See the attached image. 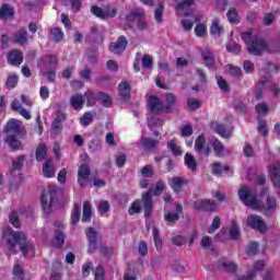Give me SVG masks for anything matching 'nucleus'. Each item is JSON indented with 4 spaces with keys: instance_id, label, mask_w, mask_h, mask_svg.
<instances>
[{
    "instance_id": "a19ab883",
    "label": "nucleus",
    "mask_w": 280,
    "mask_h": 280,
    "mask_svg": "<svg viewBox=\"0 0 280 280\" xmlns=\"http://www.w3.org/2000/svg\"><path fill=\"white\" fill-rule=\"evenodd\" d=\"M98 102L105 108H110L113 106V97L106 92H98Z\"/></svg>"
},
{
    "instance_id": "864d4df0",
    "label": "nucleus",
    "mask_w": 280,
    "mask_h": 280,
    "mask_svg": "<svg viewBox=\"0 0 280 280\" xmlns=\"http://www.w3.org/2000/svg\"><path fill=\"white\" fill-rule=\"evenodd\" d=\"M100 253L103 257H105V259H110V257H113V255H115V248L101 245Z\"/></svg>"
},
{
    "instance_id": "0e129e2a",
    "label": "nucleus",
    "mask_w": 280,
    "mask_h": 280,
    "mask_svg": "<svg viewBox=\"0 0 280 280\" xmlns=\"http://www.w3.org/2000/svg\"><path fill=\"white\" fill-rule=\"evenodd\" d=\"M228 69V73L234 78H240V75H242V68L237 66L229 65Z\"/></svg>"
},
{
    "instance_id": "bf43d9fd",
    "label": "nucleus",
    "mask_w": 280,
    "mask_h": 280,
    "mask_svg": "<svg viewBox=\"0 0 280 280\" xmlns=\"http://www.w3.org/2000/svg\"><path fill=\"white\" fill-rule=\"evenodd\" d=\"M81 126H91L93 124V114L91 112H85L80 119Z\"/></svg>"
},
{
    "instance_id": "79ce46f5",
    "label": "nucleus",
    "mask_w": 280,
    "mask_h": 280,
    "mask_svg": "<svg viewBox=\"0 0 280 280\" xmlns=\"http://www.w3.org/2000/svg\"><path fill=\"white\" fill-rule=\"evenodd\" d=\"M93 217V210L91 207L90 201L83 202V214H82V222H91V218Z\"/></svg>"
},
{
    "instance_id": "cd10ccee",
    "label": "nucleus",
    "mask_w": 280,
    "mask_h": 280,
    "mask_svg": "<svg viewBox=\"0 0 280 280\" xmlns=\"http://www.w3.org/2000/svg\"><path fill=\"white\" fill-rule=\"evenodd\" d=\"M1 21H8V19H14V9L10 4L4 3L0 8Z\"/></svg>"
},
{
    "instance_id": "e2e57ef3",
    "label": "nucleus",
    "mask_w": 280,
    "mask_h": 280,
    "mask_svg": "<svg viewBox=\"0 0 280 280\" xmlns=\"http://www.w3.org/2000/svg\"><path fill=\"white\" fill-rule=\"evenodd\" d=\"M167 148H168V150H171V152L174 156H180V154H183V152L180 151V148H178V145H176L174 140H171L167 142Z\"/></svg>"
},
{
    "instance_id": "412c9836",
    "label": "nucleus",
    "mask_w": 280,
    "mask_h": 280,
    "mask_svg": "<svg viewBox=\"0 0 280 280\" xmlns=\"http://www.w3.org/2000/svg\"><path fill=\"white\" fill-rule=\"evenodd\" d=\"M130 91H131L130 82L121 81L118 84V93L122 102H128V100H130Z\"/></svg>"
},
{
    "instance_id": "2eb2a0df",
    "label": "nucleus",
    "mask_w": 280,
    "mask_h": 280,
    "mask_svg": "<svg viewBox=\"0 0 280 280\" xmlns=\"http://www.w3.org/2000/svg\"><path fill=\"white\" fill-rule=\"evenodd\" d=\"M65 121H67V114L59 112L51 122L52 135H62V124H65Z\"/></svg>"
},
{
    "instance_id": "58836bf2",
    "label": "nucleus",
    "mask_w": 280,
    "mask_h": 280,
    "mask_svg": "<svg viewBox=\"0 0 280 280\" xmlns=\"http://www.w3.org/2000/svg\"><path fill=\"white\" fill-rule=\"evenodd\" d=\"M229 233H230L231 240L235 242L240 240V235H242V230H240V224L237 223V221L234 220L231 222Z\"/></svg>"
},
{
    "instance_id": "c03bdc74",
    "label": "nucleus",
    "mask_w": 280,
    "mask_h": 280,
    "mask_svg": "<svg viewBox=\"0 0 280 280\" xmlns=\"http://www.w3.org/2000/svg\"><path fill=\"white\" fill-rule=\"evenodd\" d=\"M36 161H45L47 156V144L39 143L35 152Z\"/></svg>"
},
{
    "instance_id": "20e7f679",
    "label": "nucleus",
    "mask_w": 280,
    "mask_h": 280,
    "mask_svg": "<svg viewBox=\"0 0 280 280\" xmlns=\"http://www.w3.org/2000/svg\"><path fill=\"white\" fill-rule=\"evenodd\" d=\"M238 198L241 202L248 207L249 209H261V201L258 199L257 191L253 190L250 187L246 185H242L238 189Z\"/></svg>"
},
{
    "instance_id": "9b49d317",
    "label": "nucleus",
    "mask_w": 280,
    "mask_h": 280,
    "mask_svg": "<svg viewBox=\"0 0 280 280\" xmlns=\"http://www.w3.org/2000/svg\"><path fill=\"white\" fill-rule=\"evenodd\" d=\"M148 109L152 115H161V113H165L163 101H161V98L156 95H151L148 98Z\"/></svg>"
},
{
    "instance_id": "3c124183",
    "label": "nucleus",
    "mask_w": 280,
    "mask_h": 280,
    "mask_svg": "<svg viewBox=\"0 0 280 280\" xmlns=\"http://www.w3.org/2000/svg\"><path fill=\"white\" fill-rule=\"evenodd\" d=\"M165 12V7L163 4H159L154 11V19L159 25L163 23V13Z\"/></svg>"
},
{
    "instance_id": "c756f323",
    "label": "nucleus",
    "mask_w": 280,
    "mask_h": 280,
    "mask_svg": "<svg viewBox=\"0 0 280 280\" xmlns=\"http://www.w3.org/2000/svg\"><path fill=\"white\" fill-rule=\"evenodd\" d=\"M211 148H212V150L214 152V155L218 159H222V156H224V144L218 138H214L211 141Z\"/></svg>"
},
{
    "instance_id": "f3484780",
    "label": "nucleus",
    "mask_w": 280,
    "mask_h": 280,
    "mask_svg": "<svg viewBox=\"0 0 280 280\" xmlns=\"http://www.w3.org/2000/svg\"><path fill=\"white\" fill-rule=\"evenodd\" d=\"M144 16H145V11H143V9L135 8L131 12H129L126 15L127 26H129V28H132V23H135V21L137 22L143 21Z\"/></svg>"
},
{
    "instance_id": "4c0bfd02",
    "label": "nucleus",
    "mask_w": 280,
    "mask_h": 280,
    "mask_svg": "<svg viewBox=\"0 0 280 280\" xmlns=\"http://www.w3.org/2000/svg\"><path fill=\"white\" fill-rule=\"evenodd\" d=\"M226 172H231V166H222V163L220 162H214L212 164V174H214V176H222V174H226Z\"/></svg>"
},
{
    "instance_id": "49530a36",
    "label": "nucleus",
    "mask_w": 280,
    "mask_h": 280,
    "mask_svg": "<svg viewBox=\"0 0 280 280\" xmlns=\"http://www.w3.org/2000/svg\"><path fill=\"white\" fill-rule=\"evenodd\" d=\"M141 211H143V203L141 207V200L139 199H136L128 209L129 215H136V213H141Z\"/></svg>"
},
{
    "instance_id": "8fccbe9b",
    "label": "nucleus",
    "mask_w": 280,
    "mask_h": 280,
    "mask_svg": "<svg viewBox=\"0 0 280 280\" xmlns=\"http://www.w3.org/2000/svg\"><path fill=\"white\" fill-rule=\"evenodd\" d=\"M217 84L220 91H222L223 93H228V91H231L229 82L222 75L217 77Z\"/></svg>"
},
{
    "instance_id": "de8ad7c7",
    "label": "nucleus",
    "mask_w": 280,
    "mask_h": 280,
    "mask_svg": "<svg viewBox=\"0 0 280 280\" xmlns=\"http://www.w3.org/2000/svg\"><path fill=\"white\" fill-rule=\"evenodd\" d=\"M228 21L234 25H237L240 23V13H237V10L235 8L229 9L226 12Z\"/></svg>"
},
{
    "instance_id": "7ed1b4c3",
    "label": "nucleus",
    "mask_w": 280,
    "mask_h": 280,
    "mask_svg": "<svg viewBox=\"0 0 280 280\" xmlns=\"http://www.w3.org/2000/svg\"><path fill=\"white\" fill-rule=\"evenodd\" d=\"M248 54L252 56H264L265 51L270 54H279L280 44L268 45V42L261 37H253L250 45L247 46Z\"/></svg>"
},
{
    "instance_id": "1a4fd4ad",
    "label": "nucleus",
    "mask_w": 280,
    "mask_h": 280,
    "mask_svg": "<svg viewBox=\"0 0 280 280\" xmlns=\"http://www.w3.org/2000/svg\"><path fill=\"white\" fill-rule=\"evenodd\" d=\"M126 49H128V37L124 35L118 36L116 42H112L108 46V50L115 56H121Z\"/></svg>"
},
{
    "instance_id": "0eeeda50",
    "label": "nucleus",
    "mask_w": 280,
    "mask_h": 280,
    "mask_svg": "<svg viewBox=\"0 0 280 280\" xmlns=\"http://www.w3.org/2000/svg\"><path fill=\"white\" fill-rule=\"evenodd\" d=\"M192 209L198 213L202 211L206 213H213L215 212V209H218V206L215 205V201L211 199H198L194 201Z\"/></svg>"
},
{
    "instance_id": "4be33fe9",
    "label": "nucleus",
    "mask_w": 280,
    "mask_h": 280,
    "mask_svg": "<svg viewBox=\"0 0 280 280\" xmlns=\"http://www.w3.org/2000/svg\"><path fill=\"white\" fill-rule=\"evenodd\" d=\"M159 140H154L152 138L142 137L139 140V145L142 147L143 150L149 152L150 150H154L155 148H159Z\"/></svg>"
},
{
    "instance_id": "ea45409f",
    "label": "nucleus",
    "mask_w": 280,
    "mask_h": 280,
    "mask_svg": "<svg viewBox=\"0 0 280 280\" xmlns=\"http://www.w3.org/2000/svg\"><path fill=\"white\" fill-rule=\"evenodd\" d=\"M153 242L156 250H161L163 248V240L161 238V231L159 228H152Z\"/></svg>"
},
{
    "instance_id": "338daca9",
    "label": "nucleus",
    "mask_w": 280,
    "mask_h": 280,
    "mask_svg": "<svg viewBox=\"0 0 280 280\" xmlns=\"http://www.w3.org/2000/svg\"><path fill=\"white\" fill-rule=\"evenodd\" d=\"M187 106H188L189 110H198V108H200L201 104H200V101H198L196 98H189L187 101Z\"/></svg>"
},
{
    "instance_id": "a18cd8bd",
    "label": "nucleus",
    "mask_w": 280,
    "mask_h": 280,
    "mask_svg": "<svg viewBox=\"0 0 280 280\" xmlns=\"http://www.w3.org/2000/svg\"><path fill=\"white\" fill-rule=\"evenodd\" d=\"M81 217H82V210L80 208V205L74 203L73 210L71 212V224H78V222H80Z\"/></svg>"
},
{
    "instance_id": "5fc2aeb1",
    "label": "nucleus",
    "mask_w": 280,
    "mask_h": 280,
    "mask_svg": "<svg viewBox=\"0 0 280 280\" xmlns=\"http://www.w3.org/2000/svg\"><path fill=\"white\" fill-rule=\"evenodd\" d=\"M140 174L144 176V178H152V176H154V166H152V164L144 165Z\"/></svg>"
},
{
    "instance_id": "09e8293b",
    "label": "nucleus",
    "mask_w": 280,
    "mask_h": 280,
    "mask_svg": "<svg viewBox=\"0 0 280 280\" xmlns=\"http://www.w3.org/2000/svg\"><path fill=\"white\" fill-rule=\"evenodd\" d=\"M226 50L229 54H234V56H240V52L242 51V46L235 42H230L226 44Z\"/></svg>"
},
{
    "instance_id": "774afa93",
    "label": "nucleus",
    "mask_w": 280,
    "mask_h": 280,
    "mask_svg": "<svg viewBox=\"0 0 280 280\" xmlns=\"http://www.w3.org/2000/svg\"><path fill=\"white\" fill-rule=\"evenodd\" d=\"M97 209L100 213H108V211H110V203L107 200L101 201Z\"/></svg>"
},
{
    "instance_id": "9d476101",
    "label": "nucleus",
    "mask_w": 280,
    "mask_h": 280,
    "mask_svg": "<svg viewBox=\"0 0 280 280\" xmlns=\"http://www.w3.org/2000/svg\"><path fill=\"white\" fill-rule=\"evenodd\" d=\"M5 132L12 135L13 137H24L25 127L18 119H11L5 126Z\"/></svg>"
},
{
    "instance_id": "6e6552de",
    "label": "nucleus",
    "mask_w": 280,
    "mask_h": 280,
    "mask_svg": "<svg viewBox=\"0 0 280 280\" xmlns=\"http://www.w3.org/2000/svg\"><path fill=\"white\" fill-rule=\"evenodd\" d=\"M247 226L249 229H253L254 231H259V233H267L268 232V225L266 224V221L260 215L257 214H250L247 217L246 220Z\"/></svg>"
},
{
    "instance_id": "4468645a",
    "label": "nucleus",
    "mask_w": 280,
    "mask_h": 280,
    "mask_svg": "<svg viewBox=\"0 0 280 280\" xmlns=\"http://www.w3.org/2000/svg\"><path fill=\"white\" fill-rule=\"evenodd\" d=\"M89 176H91V166L88 163L81 164L78 171L79 187H86L89 185Z\"/></svg>"
},
{
    "instance_id": "72a5a7b5",
    "label": "nucleus",
    "mask_w": 280,
    "mask_h": 280,
    "mask_svg": "<svg viewBox=\"0 0 280 280\" xmlns=\"http://www.w3.org/2000/svg\"><path fill=\"white\" fill-rule=\"evenodd\" d=\"M217 135L221 136L222 139H231L233 136V130L229 129L224 124H217L215 126Z\"/></svg>"
},
{
    "instance_id": "a878e982",
    "label": "nucleus",
    "mask_w": 280,
    "mask_h": 280,
    "mask_svg": "<svg viewBox=\"0 0 280 280\" xmlns=\"http://www.w3.org/2000/svg\"><path fill=\"white\" fill-rule=\"evenodd\" d=\"M43 174L45 178H54L56 176V166L51 160H46L44 163Z\"/></svg>"
},
{
    "instance_id": "473e14b6",
    "label": "nucleus",
    "mask_w": 280,
    "mask_h": 280,
    "mask_svg": "<svg viewBox=\"0 0 280 280\" xmlns=\"http://www.w3.org/2000/svg\"><path fill=\"white\" fill-rule=\"evenodd\" d=\"M86 101V106H95L100 100V92L86 91L83 95Z\"/></svg>"
},
{
    "instance_id": "393cba45",
    "label": "nucleus",
    "mask_w": 280,
    "mask_h": 280,
    "mask_svg": "<svg viewBox=\"0 0 280 280\" xmlns=\"http://www.w3.org/2000/svg\"><path fill=\"white\" fill-rule=\"evenodd\" d=\"M164 113H173L174 106H176V95L174 93H167L165 95V102L163 103Z\"/></svg>"
},
{
    "instance_id": "f257e3e1",
    "label": "nucleus",
    "mask_w": 280,
    "mask_h": 280,
    "mask_svg": "<svg viewBox=\"0 0 280 280\" xmlns=\"http://www.w3.org/2000/svg\"><path fill=\"white\" fill-rule=\"evenodd\" d=\"M9 237L7 241L8 250L11 255H16V244L20 245V250L23 255V257H27V255H34V244L31 242H27V236L25 233L21 231H15L12 229H9Z\"/></svg>"
},
{
    "instance_id": "f704fd0d",
    "label": "nucleus",
    "mask_w": 280,
    "mask_h": 280,
    "mask_svg": "<svg viewBox=\"0 0 280 280\" xmlns=\"http://www.w3.org/2000/svg\"><path fill=\"white\" fill-rule=\"evenodd\" d=\"M224 30L223 25H220V20L214 19L212 21V24L210 26V34L211 36H215L217 38H220L222 36V31Z\"/></svg>"
},
{
    "instance_id": "5701e85b",
    "label": "nucleus",
    "mask_w": 280,
    "mask_h": 280,
    "mask_svg": "<svg viewBox=\"0 0 280 280\" xmlns=\"http://www.w3.org/2000/svg\"><path fill=\"white\" fill-rule=\"evenodd\" d=\"M30 38V35L27 34V30L20 28L18 33H15L12 37V43L15 45H25Z\"/></svg>"
},
{
    "instance_id": "bb28decb",
    "label": "nucleus",
    "mask_w": 280,
    "mask_h": 280,
    "mask_svg": "<svg viewBox=\"0 0 280 280\" xmlns=\"http://www.w3.org/2000/svg\"><path fill=\"white\" fill-rule=\"evenodd\" d=\"M86 100L82 94L72 95L70 98V105L74 110H82Z\"/></svg>"
},
{
    "instance_id": "39448f33",
    "label": "nucleus",
    "mask_w": 280,
    "mask_h": 280,
    "mask_svg": "<svg viewBox=\"0 0 280 280\" xmlns=\"http://www.w3.org/2000/svg\"><path fill=\"white\" fill-rule=\"evenodd\" d=\"M56 191H58V188L55 185H49L47 190H44L42 194V208L47 215L51 213V206L54 200H56Z\"/></svg>"
},
{
    "instance_id": "603ef678",
    "label": "nucleus",
    "mask_w": 280,
    "mask_h": 280,
    "mask_svg": "<svg viewBox=\"0 0 280 280\" xmlns=\"http://www.w3.org/2000/svg\"><path fill=\"white\" fill-rule=\"evenodd\" d=\"M258 250H259V244H257V242H250L245 248L246 255H249V256L257 255Z\"/></svg>"
},
{
    "instance_id": "dca6fc26",
    "label": "nucleus",
    "mask_w": 280,
    "mask_h": 280,
    "mask_svg": "<svg viewBox=\"0 0 280 280\" xmlns=\"http://www.w3.org/2000/svg\"><path fill=\"white\" fill-rule=\"evenodd\" d=\"M259 211H264L266 215H273L275 211H277V198L268 195L265 205L260 203Z\"/></svg>"
},
{
    "instance_id": "e433bc0d",
    "label": "nucleus",
    "mask_w": 280,
    "mask_h": 280,
    "mask_svg": "<svg viewBox=\"0 0 280 280\" xmlns=\"http://www.w3.org/2000/svg\"><path fill=\"white\" fill-rule=\"evenodd\" d=\"M48 38L52 39L54 43H61V40L65 38V33L62 32V28L54 27L50 30Z\"/></svg>"
},
{
    "instance_id": "c9c22d12",
    "label": "nucleus",
    "mask_w": 280,
    "mask_h": 280,
    "mask_svg": "<svg viewBox=\"0 0 280 280\" xmlns=\"http://www.w3.org/2000/svg\"><path fill=\"white\" fill-rule=\"evenodd\" d=\"M85 235L88 237L89 248L91 250V248L97 244V232L93 228H86Z\"/></svg>"
},
{
    "instance_id": "c85d7f7f",
    "label": "nucleus",
    "mask_w": 280,
    "mask_h": 280,
    "mask_svg": "<svg viewBox=\"0 0 280 280\" xmlns=\"http://www.w3.org/2000/svg\"><path fill=\"white\" fill-rule=\"evenodd\" d=\"M201 56L203 59V62H206V67L211 68L213 65H215V57L213 56V52L209 48H203L201 50Z\"/></svg>"
},
{
    "instance_id": "423d86ee",
    "label": "nucleus",
    "mask_w": 280,
    "mask_h": 280,
    "mask_svg": "<svg viewBox=\"0 0 280 280\" xmlns=\"http://www.w3.org/2000/svg\"><path fill=\"white\" fill-rule=\"evenodd\" d=\"M91 13L96 16L97 19H102V21H106V19H115L117 16V9L105 7L104 9L92 5Z\"/></svg>"
},
{
    "instance_id": "4d7b16f0",
    "label": "nucleus",
    "mask_w": 280,
    "mask_h": 280,
    "mask_svg": "<svg viewBox=\"0 0 280 280\" xmlns=\"http://www.w3.org/2000/svg\"><path fill=\"white\" fill-rule=\"evenodd\" d=\"M257 130H258L259 133H261L262 137H268L270 131L268 130L266 119H259L258 120Z\"/></svg>"
},
{
    "instance_id": "6ab92c4d",
    "label": "nucleus",
    "mask_w": 280,
    "mask_h": 280,
    "mask_svg": "<svg viewBox=\"0 0 280 280\" xmlns=\"http://www.w3.org/2000/svg\"><path fill=\"white\" fill-rule=\"evenodd\" d=\"M7 60L12 67H20V65H23V52L18 49H12L9 51Z\"/></svg>"
},
{
    "instance_id": "b1692460",
    "label": "nucleus",
    "mask_w": 280,
    "mask_h": 280,
    "mask_svg": "<svg viewBox=\"0 0 280 280\" xmlns=\"http://www.w3.org/2000/svg\"><path fill=\"white\" fill-rule=\"evenodd\" d=\"M194 3L195 0H184L178 3L177 10H182V12H184V16H194V9H191Z\"/></svg>"
},
{
    "instance_id": "13d9d810",
    "label": "nucleus",
    "mask_w": 280,
    "mask_h": 280,
    "mask_svg": "<svg viewBox=\"0 0 280 280\" xmlns=\"http://www.w3.org/2000/svg\"><path fill=\"white\" fill-rule=\"evenodd\" d=\"M25 165V155H19L15 161L12 163V167L15 171L23 170V166Z\"/></svg>"
},
{
    "instance_id": "aec40b11",
    "label": "nucleus",
    "mask_w": 280,
    "mask_h": 280,
    "mask_svg": "<svg viewBox=\"0 0 280 280\" xmlns=\"http://www.w3.org/2000/svg\"><path fill=\"white\" fill-rule=\"evenodd\" d=\"M217 267L220 270H223L224 272H230L232 275H235L237 272V264L231 260H226L225 258H221L217 262Z\"/></svg>"
},
{
    "instance_id": "69168bd1",
    "label": "nucleus",
    "mask_w": 280,
    "mask_h": 280,
    "mask_svg": "<svg viewBox=\"0 0 280 280\" xmlns=\"http://www.w3.org/2000/svg\"><path fill=\"white\" fill-rule=\"evenodd\" d=\"M105 276L106 271L104 270V267H102V265H98L94 271V280H104Z\"/></svg>"
},
{
    "instance_id": "7c9ffc66",
    "label": "nucleus",
    "mask_w": 280,
    "mask_h": 280,
    "mask_svg": "<svg viewBox=\"0 0 280 280\" xmlns=\"http://www.w3.org/2000/svg\"><path fill=\"white\" fill-rule=\"evenodd\" d=\"M184 163L190 172H198V162L191 153H186L184 156Z\"/></svg>"
},
{
    "instance_id": "6e6d98bb",
    "label": "nucleus",
    "mask_w": 280,
    "mask_h": 280,
    "mask_svg": "<svg viewBox=\"0 0 280 280\" xmlns=\"http://www.w3.org/2000/svg\"><path fill=\"white\" fill-rule=\"evenodd\" d=\"M195 34L198 38H205L207 36V25L199 23L195 26Z\"/></svg>"
},
{
    "instance_id": "a211bd4d",
    "label": "nucleus",
    "mask_w": 280,
    "mask_h": 280,
    "mask_svg": "<svg viewBox=\"0 0 280 280\" xmlns=\"http://www.w3.org/2000/svg\"><path fill=\"white\" fill-rule=\"evenodd\" d=\"M168 185L174 194H180L183 191V187H185V185H189V180L180 176H175L170 179Z\"/></svg>"
},
{
    "instance_id": "f8f14e48",
    "label": "nucleus",
    "mask_w": 280,
    "mask_h": 280,
    "mask_svg": "<svg viewBox=\"0 0 280 280\" xmlns=\"http://www.w3.org/2000/svg\"><path fill=\"white\" fill-rule=\"evenodd\" d=\"M55 240L52 241V246L55 248H62V246L65 245V225L62 224V222L57 221L55 222Z\"/></svg>"
},
{
    "instance_id": "37998d69",
    "label": "nucleus",
    "mask_w": 280,
    "mask_h": 280,
    "mask_svg": "<svg viewBox=\"0 0 280 280\" xmlns=\"http://www.w3.org/2000/svg\"><path fill=\"white\" fill-rule=\"evenodd\" d=\"M18 85H19V74L18 73L9 74L5 82V89H8L9 91H12V89H16Z\"/></svg>"
},
{
    "instance_id": "f03ea898",
    "label": "nucleus",
    "mask_w": 280,
    "mask_h": 280,
    "mask_svg": "<svg viewBox=\"0 0 280 280\" xmlns=\"http://www.w3.org/2000/svg\"><path fill=\"white\" fill-rule=\"evenodd\" d=\"M165 189H167L165 182L159 180L155 183L154 188H150L149 191H145L141 195V202L143 205V213L145 220H150V218H152V211L154 209V200L152 199V194L153 196H161Z\"/></svg>"
},
{
    "instance_id": "ddd939ff",
    "label": "nucleus",
    "mask_w": 280,
    "mask_h": 280,
    "mask_svg": "<svg viewBox=\"0 0 280 280\" xmlns=\"http://www.w3.org/2000/svg\"><path fill=\"white\" fill-rule=\"evenodd\" d=\"M195 152H199L205 156L211 155V147L207 145V138L205 137V133L197 137L195 141Z\"/></svg>"
},
{
    "instance_id": "680f3d73",
    "label": "nucleus",
    "mask_w": 280,
    "mask_h": 280,
    "mask_svg": "<svg viewBox=\"0 0 280 280\" xmlns=\"http://www.w3.org/2000/svg\"><path fill=\"white\" fill-rule=\"evenodd\" d=\"M270 105H268L267 103H258L256 106H255V112L258 114V115H261L264 113H270Z\"/></svg>"
},
{
    "instance_id": "2f4dec72",
    "label": "nucleus",
    "mask_w": 280,
    "mask_h": 280,
    "mask_svg": "<svg viewBox=\"0 0 280 280\" xmlns=\"http://www.w3.org/2000/svg\"><path fill=\"white\" fill-rule=\"evenodd\" d=\"M23 136H12V135H7L5 138V143L11 147V150L13 152H16L18 150H21V142L19 139H21Z\"/></svg>"
},
{
    "instance_id": "052dcab7",
    "label": "nucleus",
    "mask_w": 280,
    "mask_h": 280,
    "mask_svg": "<svg viewBox=\"0 0 280 280\" xmlns=\"http://www.w3.org/2000/svg\"><path fill=\"white\" fill-rule=\"evenodd\" d=\"M9 220L12 226H14L15 229L21 228V220L19 219V212L12 211L11 214L9 215Z\"/></svg>"
}]
</instances>
